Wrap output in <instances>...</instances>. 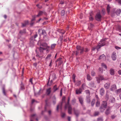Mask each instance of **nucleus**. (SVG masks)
Masks as SVG:
<instances>
[{
	"label": "nucleus",
	"instance_id": "nucleus-10",
	"mask_svg": "<svg viewBox=\"0 0 121 121\" xmlns=\"http://www.w3.org/2000/svg\"><path fill=\"white\" fill-rule=\"evenodd\" d=\"M111 109V107H108L107 108V109L106 110L105 112V114L108 115L109 114L110 112V110Z\"/></svg>",
	"mask_w": 121,
	"mask_h": 121
},
{
	"label": "nucleus",
	"instance_id": "nucleus-60",
	"mask_svg": "<svg viewBox=\"0 0 121 121\" xmlns=\"http://www.w3.org/2000/svg\"><path fill=\"white\" fill-rule=\"evenodd\" d=\"M62 58L61 57H60L58 58L56 61V62H60V61L61 60Z\"/></svg>",
	"mask_w": 121,
	"mask_h": 121
},
{
	"label": "nucleus",
	"instance_id": "nucleus-33",
	"mask_svg": "<svg viewBox=\"0 0 121 121\" xmlns=\"http://www.w3.org/2000/svg\"><path fill=\"white\" fill-rule=\"evenodd\" d=\"M50 78H49V80H48V82H47V85L49 86H51L52 83V80H51L50 81V83H49V81H50Z\"/></svg>",
	"mask_w": 121,
	"mask_h": 121
},
{
	"label": "nucleus",
	"instance_id": "nucleus-58",
	"mask_svg": "<svg viewBox=\"0 0 121 121\" xmlns=\"http://www.w3.org/2000/svg\"><path fill=\"white\" fill-rule=\"evenodd\" d=\"M105 11L104 9H103L101 11V13L103 15H104L105 14Z\"/></svg>",
	"mask_w": 121,
	"mask_h": 121
},
{
	"label": "nucleus",
	"instance_id": "nucleus-49",
	"mask_svg": "<svg viewBox=\"0 0 121 121\" xmlns=\"http://www.w3.org/2000/svg\"><path fill=\"white\" fill-rule=\"evenodd\" d=\"M95 99H93L92 101L91 102V105L92 106H93L94 104L95 103Z\"/></svg>",
	"mask_w": 121,
	"mask_h": 121
},
{
	"label": "nucleus",
	"instance_id": "nucleus-21",
	"mask_svg": "<svg viewBox=\"0 0 121 121\" xmlns=\"http://www.w3.org/2000/svg\"><path fill=\"white\" fill-rule=\"evenodd\" d=\"M62 102L60 104L58 105L57 106L56 110L57 111H58L59 108L61 109H62Z\"/></svg>",
	"mask_w": 121,
	"mask_h": 121
},
{
	"label": "nucleus",
	"instance_id": "nucleus-41",
	"mask_svg": "<svg viewBox=\"0 0 121 121\" xmlns=\"http://www.w3.org/2000/svg\"><path fill=\"white\" fill-rule=\"evenodd\" d=\"M110 7L109 5H108L107 8V13H109L110 12Z\"/></svg>",
	"mask_w": 121,
	"mask_h": 121
},
{
	"label": "nucleus",
	"instance_id": "nucleus-11",
	"mask_svg": "<svg viewBox=\"0 0 121 121\" xmlns=\"http://www.w3.org/2000/svg\"><path fill=\"white\" fill-rule=\"evenodd\" d=\"M111 57L113 60H116L117 58L116 54L115 52H114L112 53Z\"/></svg>",
	"mask_w": 121,
	"mask_h": 121
},
{
	"label": "nucleus",
	"instance_id": "nucleus-53",
	"mask_svg": "<svg viewBox=\"0 0 121 121\" xmlns=\"http://www.w3.org/2000/svg\"><path fill=\"white\" fill-rule=\"evenodd\" d=\"M100 104V102H99V101L97 100L96 102V107H98L99 106V105Z\"/></svg>",
	"mask_w": 121,
	"mask_h": 121
},
{
	"label": "nucleus",
	"instance_id": "nucleus-36",
	"mask_svg": "<svg viewBox=\"0 0 121 121\" xmlns=\"http://www.w3.org/2000/svg\"><path fill=\"white\" fill-rule=\"evenodd\" d=\"M38 36V34L36 33L34 36H32L30 38L31 39L33 40L34 39H35Z\"/></svg>",
	"mask_w": 121,
	"mask_h": 121
},
{
	"label": "nucleus",
	"instance_id": "nucleus-40",
	"mask_svg": "<svg viewBox=\"0 0 121 121\" xmlns=\"http://www.w3.org/2000/svg\"><path fill=\"white\" fill-rule=\"evenodd\" d=\"M44 40L45 41H49V37L46 36L44 37Z\"/></svg>",
	"mask_w": 121,
	"mask_h": 121
},
{
	"label": "nucleus",
	"instance_id": "nucleus-26",
	"mask_svg": "<svg viewBox=\"0 0 121 121\" xmlns=\"http://www.w3.org/2000/svg\"><path fill=\"white\" fill-rule=\"evenodd\" d=\"M74 114L76 115V117H78L79 113V111L78 110H74Z\"/></svg>",
	"mask_w": 121,
	"mask_h": 121
},
{
	"label": "nucleus",
	"instance_id": "nucleus-63",
	"mask_svg": "<svg viewBox=\"0 0 121 121\" xmlns=\"http://www.w3.org/2000/svg\"><path fill=\"white\" fill-rule=\"evenodd\" d=\"M52 60H51L50 61L49 64V66L50 67H51L52 66Z\"/></svg>",
	"mask_w": 121,
	"mask_h": 121
},
{
	"label": "nucleus",
	"instance_id": "nucleus-3",
	"mask_svg": "<svg viewBox=\"0 0 121 121\" xmlns=\"http://www.w3.org/2000/svg\"><path fill=\"white\" fill-rule=\"evenodd\" d=\"M38 33L39 35H41V34L46 36L47 35L45 30L44 29H39L38 30Z\"/></svg>",
	"mask_w": 121,
	"mask_h": 121
},
{
	"label": "nucleus",
	"instance_id": "nucleus-1",
	"mask_svg": "<svg viewBox=\"0 0 121 121\" xmlns=\"http://www.w3.org/2000/svg\"><path fill=\"white\" fill-rule=\"evenodd\" d=\"M107 104V103L106 101H103L102 104L100 108V110L101 112H103L105 110V108H106Z\"/></svg>",
	"mask_w": 121,
	"mask_h": 121
},
{
	"label": "nucleus",
	"instance_id": "nucleus-7",
	"mask_svg": "<svg viewBox=\"0 0 121 121\" xmlns=\"http://www.w3.org/2000/svg\"><path fill=\"white\" fill-rule=\"evenodd\" d=\"M26 32V30L25 29L20 30L19 31V33L18 34V37L19 38H20L22 35L24 34Z\"/></svg>",
	"mask_w": 121,
	"mask_h": 121
},
{
	"label": "nucleus",
	"instance_id": "nucleus-46",
	"mask_svg": "<svg viewBox=\"0 0 121 121\" xmlns=\"http://www.w3.org/2000/svg\"><path fill=\"white\" fill-rule=\"evenodd\" d=\"M37 17L36 15H34L32 16V18L31 20L32 21H33L35 20V19L36 17Z\"/></svg>",
	"mask_w": 121,
	"mask_h": 121
},
{
	"label": "nucleus",
	"instance_id": "nucleus-43",
	"mask_svg": "<svg viewBox=\"0 0 121 121\" xmlns=\"http://www.w3.org/2000/svg\"><path fill=\"white\" fill-rule=\"evenodd\" d=\"M41 90V89H40L38 93H35V96H37L38 95H40V91Z\"/></svg>",
	"mask_w": 121,
	"mask_h": 121
},
{
	"label": "nucleus",
	"instance_id": "nucleus-19",
	"mask_svg": "<svg viewBox=\"0 0 121 121\" xmlns=\"http://www.w3.org/2000/svg\"><path fill=\"white\" fill-rule=\"evenodd\" d=\"M109 73L111 75H114L115 74V71L114 69L111 68L109 70Z\"/></svg>",
	"mask_w": 121,
	"mask_h": 121
},
{
	"label": "nucleus",
	"instance_id": "nucleus-24",
	"mask_svg": "<svg viewBox=\"0 0 121 121\" xmlns=\"http://www.w3.org/2000/svg\"><path fill=\"white\" fill-rule=\"evenodd\" d=\"M47 49V48H44L40 46L39 50L41 52H42L43 51L46 50Z\"/></svg>",
	"mask_w": 121,
	"mask_h": 121
},
{
	"label": "nucleus",
	"instance_id": "nucleus-38",
	"mask_svg": "<svg viewBox=\"0 0 121 121\" xmlns=\"http://www.w3.org/2000/svg\"><path fill=\"white\" fill-rule=\"evenodd\" d=\"M100 44L98 45L96 47V49L97 51H99V49L102 47L100 44Z\"/></svg>",
	"mask_w": 121,
	"mask_h": 121
},
{
	"label": "nucleus",
	"instance_id": "nucleus-2",
	"mask_svg": "<svg viewBox=\"0 0 121 121\" xmlns=\"http://www.w3.org/2000/svg\"><path fill=\"white\" fill-rule=\"evenodd\" d=\"M95 19L97 21L100 22L102 20V16L100 12L97 13L95 16Z\"/></svg>",
	"mask_w": 121,
	"mask_h": 121
},
{
	"label": "nucleus",
	"instance_id": "nucleus-23",
	"mask_svg": "<svg viewBox=\"0 0 121 121\" xmlns=\"http://www.w3.org/2000/svg\"><path fill=\"white\" fill-rule=\"evenodd\" d=\"M82 92V89L80 88L78 89H77L76 90V94H81Z\"/></svg>",
	"mask_w": 121,
	"mask_h": 121
},
{
	"label": "nucleus",
	"instance_id": "nucleus-28",
	"mask_svg": "<svg viewBox=\"0 0 121 121\" xmlns=\"http://www.w3.org/2000/svg\"><path fill=\"white\" fill-rule=\"evenodd\" d=\"M110 85V83H109L107 82L104 84V86L106 89H107L109 87Z\"/></svg>",
	"mask_w": 121,
	"mask_h": 121
},
{
	"label": "nucleus",
	"instance_id": "nucleus-16",
	"mask_svg": "<svg viewBox=\"0 0 121 121\" xmlns=\"http://www.w3.org/2000/svg\"><path fill=\"white\" fill-rule=\"evenodd\" d=\"M25 89V87L24 86V85L23 84L22 82H21V84L20 85V88L19 90V93L20 92V90H23Z\"/></svg>",
	"mask_w": 121,
	"mask_h": 121
},
{
	"label": "nucleus",
	"instance_id": "nucleus-22",
	"mask_svg": "<svg viewBox=\"0 0 121 121\" xmlns=\"http://www.w3.org/2000/svg\"><path fill=\"white\" fill-rule=\"evenodd\" d=\"M89 85L91 87H95L94 82L92 81L90 82L89 84Z\"/></svg>",
	"mask_w": 121,
	"mask_h": 121
},
{
	"label": "nucleus",
	"instance_id": "nucleus-20",
	"mask_svg": "<svg viewBox=\"0 0 121 121\" xmlns=\"http://www.w3.org/2000/svg\"><path fill=\"white\" fill-rule=\"evenodd\" d=\"M52 56V55L51 54H48L47 56L45 58V60L47 61L48 60H50L51 59V57Z\"/></svg>",
	"mask_w": 121,
	"mask_h": 121
},
{
	"label": "nucleus",
	"instance_id": "nucleus-57",
	"mask_svg": "<svg viewBox=\"0 0 121 121\" xmlns=\"http://www.w3.org/2000/svg\"><path fill=\"white\" fill-rule=\"evenodd\" d=\"M89 19L90 21H92L94 19L93 18L91 14H90V17H89Z\"/></svg>",
	"mask_w": 121,
	"mask_h": 121
},
{
	"label": "nucleus",
	"instance_id": "nucleus-8",
	"mask_svg": "<svg viewBox=\"0 0 121 121\" xmlns=\"http://www.w3.org/2000/svg\"><path fill=\"white\" fill-rule=\"evenodd\" d=\"M43 14H44L46 16L47 15V13L44 11H40L38 12L37 15H36L37 17H39Z\"/></svg>",
	"mask_w": 121,
	"mask_h": 121
},
{
	"label": "nucleus",
	"instance_id": "nucleus-18",
	"mask_svg": "<svg viewBox=\"0 0 121 121\" xmlns=\"http://www.w3.org/2000/svg\"><path fill=\"white\" fill-rule=\"evenodd\" d=\"M2 91L3 95L6 96V95L5 90V86L4 85H3L2 86Z\"/></svg>",
	"mask_w": 121,
	"mask_h": 121
},
{
	"label": "nucleus",
	"instance_id": "nucleus-35",
	"mask_svg": "<svg viewBox=\"0 0 121 121\" xmlns=\"http://www.w3.org/2000/svg\"><path fill=\"white\" fill-rule=\"evenodd\" d=\"M76 102V100L75 98H73L71 101L72 104L73 105H74Z\"/></svg>",
	"mask_w": 121,
	"mask_h": 121
},
{
	"label": "nucleus",
	"instance_id": "nucleus-42",
	"mask_svg": "<svg viewBox=\"0 0 121 121\" xmlns=\"http://www.w3.org/2000/svg\"><path fill=\"white\" fill-rule=\"evenodd\" d=\"M65 13V12L64 10H62L61 13V16H63L64 15Z\"/></svg>",
	"mask_w": 121,
	"mask_h": 121
},
{
	"label": "nucleus",
	"instance_id": "nucleus-17",
	"mask_svg": "<svg viewBox=\"0 0 121 121\" xmlns=\"http://www.w3.org/2000/svg\"><path fill=\"white\" fill-rule=\"evenodd\" d=\"M53 92H55L59 89V87H57V85H54L53 88Z\"/></svg>",
	"mask_w": 121,
	"mask_h": 121
},
{
	"label": "nucleus",
	"instance_id": "nucleus-39",
	"mask_svg": "<svg viewBox=\"0 0 121 121\" xmlns=\"http://www.w3.org/2000/svg\"><path fill=\"white\" fill-rule=\"evenodd\" d=\"M91 74L92 76H94L95 75V73L92 70L91 72Z\"/></svg>",
	"mask_w": 121,
	"mask_h": 121
},
{
	"label": "nucleus",
	"instance_id": "nucleus-25",
	"mask_svg": "<svg viewBox=\"0 0 121 121\" xmlns=\"http://www.w3.org/2000/svg\"><path fill=\"white\" fill-rule=\"evenodd\" d=\"M70 97H69L68 98L67 103V104H66L65 105V109H66L67 108V106L70 105L69 104V101H70Z\"/></svg>",
	"mask_w": 121,
	"mask_h": 121
},
{
	"label": "nucleus",
	"instance_id": "nucleus-15",
	"mask_svg": "<svg viewBox=\"0 0 121 121\" xmlns=\"http://www.w3.org/2000/svg\"><path fill=\"white\" fill-rule=\"evenodd\" d=\"M78 99L81 105H83V98L81 97H80L78 98Z\"/></svg>",
	"mask_w": 121,
	"mask_h": 121
},
{
	"label": "nucleus",
	"instance_id": "nucleus-47",
	"mask_svg": "<svg viewBox=\"0 0 121 121\" xmlns=\"http://www.w3.org/2000/svg\"><path fill=\"white\" fill-rule=\"evenodd\" d=\"M102 66L104 68H105L106 69H107V67L106 65L104 63H102Z\"/></svg>",
	"mask_w": 121,
	"mask_h": 121
},
{
	"label": "nucleus",
	"instance_id": "nucleus-4",
	"mask_svg": "<svg viewBox=\"0 0 121 121\" xmlns=\"http://www.w3.org/2000/svg\"><path fill=\"white\" fill-rule=\"evenodd\" d=\"M77 50L80 51V54H83L84 51V48L79 45H77L76 47Z\"/></svg>",
	"mask_w": 121,
	"mask_h": 121
},
{
	"label": "nucleus",
	"instance_id": "nucleus-54",
	"mask_svg": "<svg viewBox=\"0 0 121 121\" xmlns=\"http://www.w3.org/2000/svg\"><path fill=\"white\" fill-rule=\"evenodd\" d=\"M86 100L87 102L89 103L90 102V97H87L86 98Z\"/></svg>",
	"mask_w": 121,
	"mask_h": 121
},
{
	"label": "nucleus",
	"instance_id": "nucleus-64",
	"mask_svg": "<svg viewBox=\"0 0 121 121\" xmlns=\"http://www.w3.org/2000/svg\"><path fill=\"white\" fill-rule=\"evenodd\" d=\"M115 48L117 49V50H119V49H121V48L119 47H118L117 46H115Z\"/></svg>",
	"mask_w": 121,
	"mask_h": 121
},
{
	"label": "nucleus",
	"instance_id": "nucleus-62",
	"mask_svg": "<svg viewBox=\"0 0 121 121\" xmlns=\"http://www.w3.org/2000/svg\"><path fill=\"white\" fill-rule=\"evenodd\" d=\"M34 102H36V103H37V101L35 100L34 99H32L31 100V104H32Z\"/></svg>",
	"mask_w": 121,
	"mask_h": 121
},
{
	"label": "nucleus",
	"instance_id": "nucleus-31",
	"mask_svg": "<svg viewBox=\"0 0 121 121\" xmlns=\"http://www.w3.org/2000/svg\"><path fill=\"white\" fill-rule=\"evenodd\" d=\"M53 103L54 105L55 104L56 102V98L55 96H53L52 98Z\"/></svg>",
	"mask_w": 121,
	"mask_h": 121
},
{
	"label": "nucleus",
	"instance_id": "nucleus-51",
	"mask_svg": "<svg viewBox=\"0 0 121 121\" xmlns=\"http://www.w3.org/2000/svg\"><path fill=\"white\" fill-rule=\"evenodd\" d=\"M103 119L102 117H99L97 119V121H103Z\"/></svg>",
	"mask_w": 121,
	"mask_h": 121
},
{
	"label": "nucleus",
	"instance_id": "nucleus-32",
	"mask_svg": "<svg viewBox=\"0 0 121 121\" xmlns=\"http://www.w3.org/2000/svg\"><path fill=\"white\" fill-rule=\"evenodd\" d=\"M28 21H25L24 23H22V27H23L25 26L28 24Z\"/></svg>",
	"mask_w": 121,
	"mask_h": 121
},
{
	"label": "nucleus",
	"instance_id": "nucleus-14",
	"mask_svg": "<svg viewBox=\"0 0 121 121\" xmlns=\"http://www.w3.org/2000/svg\"><path fill=\"white\" fill-rule=\"evenodd\" d=\"M51 88L50 87L47 89L46 91V94L47 95H50L51 92Z\"/></svg>",
	"mask_w": 121,
	"mask_h": 121
},
{
	"label": "nucleus",
	"instance_id": "nucleus-9",
	"mask_svg": "<svg viewBox=\"0 0 121 121\" xmlns=\"http://www.w3.org/2000/svg\"><path fill=\"white\" fill-rule=\"evenodd\" d=\"M38 45H39L40 46L43 47H45L47 46V43L45 42L41 43L40 41H39L37 43Z\"/></svg>",
	"mask_w": 121,
	"mask_h": 121
},
{
	"label": "nucleus",
	"instance_id": "nucleus-5",
	"mask_svg": "<svg viewBox=\"0 0 121 121\" xmlns=\"http://www.w3.org/2000/svg\"><path fill=\"white\" fill-rule=\"evenodd\" d=\"M97 81L98 83H99L100 80H104V76L102 75H99L98 77H96Z\"/></svg>",
	"mask_w": 121,
	"mask_h": 121
},
{
	"label": "nucleus",
	"instance_id": "nucleus-56",
	"mask_svg": "<svg viewBox=\"0 0 121 121\" xmlns=\"http://www.w3.org/2000/svg\"><path fill=\"white\" fill-rule=\"evenodd\" d=\"M35 115V114H33L31 115L30 117V121H33L32 119H33V117H34Z\"/></svg>",
	"mask_w": 121,
	"mask_h": 121
},
{
	"label": "nucleus",
	"instance_id": "nucleus-37",
	"mask_svg": "<svg viewBox=\"0 0 121 121\" xmlns=\"http://www.w3.org/2000/svg\"><path fill=\"white\" fill-rule=\"evenodd\" d=\"M105 58V56L104 54H102L100 55L99 57V59H104Z\"/></svg>",
	"mask_w": 121,
	"mask_h": 121
},
{
	"label": "nucleus",
	"instance_id": "nucleus-44",
	"mask_svg": "<svg viewBox=\"0 0 121 121\" xmlns=\"http://www.w3.org/2000/svg\"><path fill=\"white\" fill-rule=\"evenodd\" d=\"M34 44L32 41H30V46L31 47H33L34 45Z\"/></svg>",
	"mask_w": 121,
	"mask_h": 121
},
{
	"label": "nucleus",
	"instance_id": "nucleus-50",
	"mask_svg": "<svg viewBox=\"0 0 121 121\" xmlns=\"http://www.w3.org/2000/svg\"><path fill=\"white\" fill-rule=\"evenodd\" d=\"M36 56L38 58H42V56H41L40 54L38 53L36 55Z\"/></svg>",
	"mask_w": 121,
	"mask_h": 121
},
{
	"label": "nucleus",
	"instance_id": "nucleus-30",
	"mask_svg": "<svg viewBox=\"0 0 121 121\" xmlns=\"http://www.w3.org/2000/svg\"><path fill=\"white\" fill-rule=\"evenodd\" d=\"M56 45V44L55 43L52 44L51 45L50 47V49L51 50H53L54 49Z\"/></svg>",
	"mask_w": 121,
	"mask_h": 121
},
{
	"label": "nucleus",
	"instance_id": "nucleus-52",
	"mask_svg": "<svg viewBox=\"0 0 121 121\" xmlns=\"http://www.w3.org/2000/svg\"><path fill=\"white\" fill-rule=\"evenodd\" d=\"M99 113V112H95L94 113V116H98Z\"/></svg>",
	"mask_w": 121,
	"mask_h": 121
},
{
	"label": "nucleus",
	"instance_id": "nucleus-29",
	"mask_svg": "<svg viewBox=\"0 0 121 121\" xmlns=\"http://www.w3.org/2000/svg\"><path fill=\"white\" fill-rule=\"evenodd\" d=\"M121 12V9H118L116 12V15L117 16H119L120 15Z\"/></svg>",
	"mask_w": 121,
	"mask_h": 121
},
{
	"label": "nucleus",
	"instance_id": "nucleus-34",
	"mask_svg": "<svg viewBox=\"0 0 121 121\" xmlns=\"http://www.w3.org/2000/svg\"><path fill=\"white\" fill-rule=\"evenodd\" d=\"M87 80L89 81H90L92 79V78L90 76L89 74H87Z\"/></svg>",
	"mask_w": 121,
	"mask_h": 121
},
{
	"label": "nucleus",
	"instance_id": "nucleus-13",
	"mask_svg": "<svg viewBox=\"0 0 121 121\" xmlns=\"http://www.w3.org/2000/svg\"><path fill=\"white\" fill-rule=\"evenodd\" d=\"M117 89V86L115 84H114L111 86L110 90L112 91H114Z\"/></svg>",
	"mask_w": 121,
	"mask_h": 121
},
{
	"label": "nucleus",
	"instance_id": "nucleus-27",
	"mask_svg": "<svg viewBox=\"0 0 121 121\" xmlns=\"http://www.w3.org/2000/svg\"><path fill=\"white\" fill-rule=\"evenodd\" d=\"M100 95H103L104 93V89L103 88H101L100 91Z\"/></svg>",
	"mask_w": 121,
	"mask_h": 121
},
{
	"label": "nucleus",
	"instance_id": "nucleus-48",
	"mask_svg": "<svg viewBox=\"0 0 121 121\" xmlns=\"http://www.w3.org/2000/svg\"><path fill=\"white\" fill-rule=\"evenodd\" d=\"M77 86H79L81 84V82L80 81H78L76 83Z\"/></svg>",
	"mask_w": 121,
	"mask_h": 121
},
{
	"label": "nucleus",
	"instance_id": "nucleus-55",
	"mask_svg": "<svg viewBox=\"0 0 121 121\" xmlns=\"http://www.w3.org/2000/svg\"><path fill=\"white\" fill-rule=\"evenodd\" d=\"M86 86V85L85 84L83 83V84H82V86H81V89H82L84 90V88H85V86Z\"/></svg>",
	"mask_w": 121,
	"mask_h": 121
},
{
	"label": "nucleus",
	"instance_id": "nucleus-45",
	"mask_svg": "<svg viewBox=\"0 0 121 121\" xmlns=\"http://www.w3.org/2000/svg\"><path fill=\"white\" fill-rule=\"evenodd\" d=\"M115 92L117 94H118L121 92V88L116 90Z\"/></svg>",
	"mask_w": 121,
	"mask_h": 121
},
{
	"label": "nucleus",
	"instance_id": "nucleus-6",
	"mask_svg": "<svg viewBox=\"0 0 121 121\" xmlns=\"http://www.w3.org/2000/svg\"><path fill=\"white\" fill-rule=\"evenodd\" d=\"M106 39H101L99 43V44H100L102 46H104L106 43Z\"/></svg>",
	"mask_w": 121,
	"mask_h": 121
},
{
	"label": "nucleus",
	"instance_id": "nucleus-61",
	"mask_svg": "<svg viewBox=\"0 0 121 121\" xmlns=\"http://www.w3.org/2000/svg\"><path fill=\"white\" fill-rule=\"evenodd\" d=\"M99 70L100 73H103V70L102 68H99Z\"/></svg>",
	"mask_w": 121,
	"mask_h": 121
},
{
	"label": "nucleus",
	"instance_id": "nucleus-12",
	"mask_svg": "<svg viewBox=\"0 0 121 121\" xmlns=\"http://www.w3.org/2000/svg\"><path fill=\"white\" fill-rule=\"evenodd\" d=\"M67 108H68V113L70 114H71L72 113V108L71 106L70 105H68L67 106Z\"/></svg>",
	"mask_w": 121,
	"mask_h": 121
},
{
	"label": "nucleus",
	"instance_id": "nucleus-59",
	"mask_svg": "<svg viewBox=\"0 0 121 121\" xmlns=\"http://www.w3.org/2000/svg\"><path fill=\"white\" fill-rule=\"evenodd\" d=\"M89 50L87 48H85L84 52H88L89 51Z\"/></svg>",
	"mask_w": 121,
	"mask_h": 121
}]
</instances>
